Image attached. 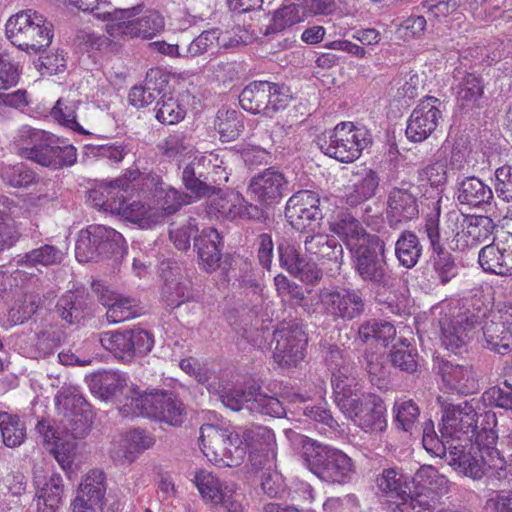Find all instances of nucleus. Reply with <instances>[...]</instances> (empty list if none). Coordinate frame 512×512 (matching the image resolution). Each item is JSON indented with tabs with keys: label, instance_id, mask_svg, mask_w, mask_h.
I'll list each match as a JSON object with an SVG mask.
<instances>
[{
	"label": "nucleus",
	"instance_id": "obj_20",
	"mask_svg": "<svg viewBox=\"0 0 512 512\" xmlns=\"http://www.w3.org/2000/svg\"><path fill=\"white\" fill-rule=\"evenodd\" d=\"M159 272L164 280L161 300L167 307L177 308L192 298L183 269L177 261L171 259L163 260L159 265Z\"/></svg>",
	"mask_w": 512,
	"mask_h": 512
},
{
	"label": "nucleus",
	"instance_id": "obj_27",
	"mask_svg": "<svg viewBox=\"0 0 512 512\" xmlns=\"http://www.w3.org/2000/svg\"><path fill=\"white\" fill-rule=\"evenodd\" d=\"M494 229L495 224L489 216L462 217L461 230L455 235L457 248H473L487 242L491 238Z\"/></svg>",
	"mask_w": 512,
	"mask_h": 512
},
{
	"label": "nucleus",
	"instance_id": "obj_26",
	"mask_svg": "<svg viewBox=\"0 0 512 512\" xmlns=\"http://www.w3.org/2000/svg\"><path fill=\"white\" fill-rule=\"evenodd\" d=\"M102 470H91L80 485L78 496L72 503L73 512H95L101 507L106 485Z\"/></svg>",
	"mask_w": 512,
	"mask_h": 512
},
{
	"label": "nucleus",
	"instance_id": "obj_15",
	"mask_svg": "<svg viewBox=\"0 0 512 512\" xmlns=\"http://www.w3.org/2000/svg\"><path fill=\"white\" fill-rule=\"evenodd\" d=\"M273 358L281 367H296L305 357L307 336L296 322H284L273 333Z\"/></svg>",
	"mask_w": 512,
	"mask_h": 512
},
{
	"label": "nucleus",
	"instance_id": "obj_11",
	"mask_svg": "<svg viewBox=\"0 0 512 512\" xmlns=\"http://www.w3.org/2000/svg\"><path fill=\"white\" fill-rule=\"evenodd\" d=\"M324 360L331 371V384L336 405L357 396L361 388L357 382V367L348 352L336 345L324 347Z\"/></svg>",
	"mask_w": 512,
	"mask_h": 512
},
{
	"label": "nucleus",
	"instance_id": "obj_1",
	"mask_svg": "<svg viewBox=\"0 0 512 512\" xmlns=\"http://www.w3.org/2000/svg\"><path fill=\"white\" fill-rule=\"evenodd\" d=\"M498 435L493 427H482L475 442L451 441L443 443L445 457L451 466L474 480L481 479L487 469L502 470L506 465L504 457L495 447Z\"/></svg>",
	"mask_w": 512,
	"mask_h": 512
},
{
	"label": "nucleus",
	"instance_id": "obj_44",
	"mask_svg": "<svg viewBox=\"0 0 512 512\" xmlns=\"http://www.w3.org/2000/svg\"><path fill=\"white\" fill-rule=\"evenodd\" d=\"M380 184L379 174L372 169H363L357 173L356 179L346 196L349 205L355 206L374 197Z\"/></svg>",
	"mask_w": 512,
	"mask_h": 512
},
{
	"label": "nucleus",
	"instance_id": "obj_39",
	"mask_svg": "<svg viewBox=\"0 0 512 512\" xmlns=\"http://www.w3.org/2000/svg\"><path fill=\"white\" fill-rule=\"evenodd\" d=\"M456 199L461 205L480 208L490 204L493 192L480 178L469 176L457 182Z\"/></svg>",
	"mask_w": 512,
	"mask_h": 512
},
{
	"label": "nucleus",
	"instance_id": "obj_36",
	"mask_svg": "<svg viewBox=\"0 0 512 512\" xmlns=\"http://www.w3.org/2000/svg\"><path fill=\"white\" fill-rule=\"evenodd\" d=\"M135 184L128 182V178H119L109 183L101 184L99 187L89 191V199L95 206L103 211L113 214L121 195L130 194Z\"/></svg>",
	"mask_w": 512,
	"mask_h": 512
},
{
	"label": "nucleus",
	"instance_id": "obj_51",
	"mask_svg": "<svg viewBox=\"0 0 512 512\" xmlns=\"http://www.w3.org/2000/svg\"><path fill=\"white\" fill-rule=\"evenodd\" d=\"M55 405L64 418L90 413V405L76 389L58 391L55 396Z\"/></svg>",
	"mask_w": 512,
	"mask_h": 512
},
{
	"label": "nucleus",
	"instance_id": "obj_42",
	"mask_svg": "<svg viewBox=\"0 0 512 512\" xmlns=\"http://www.w3.org/2000/svg\"><path fill=\"white\" fill-rule=\"evenodd\" d=\"M155 443L154 437L142 429H134L127 433L123 449H114L111 457L119 464L132 463L137 454L151 448Z\"/></svg>",
	"mask_w": 512,
	"mask_h": 512
},
{
	"label": "nucleus",
	"instance_id": "obj_47",
	"mask_svg": "<svg viewBox=\"0 0 512 512\" xmlns=\"http://www.w3.org/2000/svg\"><path fill=\"white\" fill-rule=\"evenodd\" d=\"M55 311L68 325L79 324L89 314L84 298L73 292H67L58 300Z\"/></svg>",
	"mask_w": 512,
	"mask_h": 512
},
{
	"label": "nucleus",
	"instance_id": "obj_60",
	"mask_svg": "<svg viewBox=\"0 0 512 512\" xmlns=\"http://www.w3.org/2000/svg\"><path fill=\"white\" fill-rule=\"evenodd\" d=\"M0 178L9 187L27 188L36 182V173L24 163H17L2 166Z\"/></svg>",
	"mask_w": 512,
	"mask_h": 512
},
{
	"label": "nucleus",
	"instance_id": "obj_7",
	"mask_svg": "<svg viewBox=\"0 0 512 512\" xmlns=\"http://www.w3.org/2000/svg\"><path fill=\"white\" fill-rule=\"evenodd\" d=\"M5 27L10 42L28 54H37L49 47L54 36L52 23L32 9L12 15Z\"/></svg>",
	"mask_w": 512,
	"mask_h": 512
},
{
	"label": "nucleus",
	"instance_id": "obj_46",
	"mask_svg": "<svg viewBox=\"0 0 512 512\" xmlns=\"http://www.w3.org/2000/svg\"><path fill=\"white\" fill-rule=\"evenodd\" d=\"M214 128L223 142L234 141L244 130L243 114L235 109L222 107L215 116Z\"/></svg>",
	"mask_w": 512,
	"mask_h": 512
},
{
	"label": "nucleus",
	"instance_id": "obj_35",
	"mask_svg": "<svg viewBox=\"0 0 512 512\" xmlns=\"http://www.w3.org/2000/svg\"><path fill=\"white\" fill-rule=\"evenodd\" d=\"M329 227L349 246L350 250L355 243L363 242L367 236H376L367 233L360 221L346 209H341L332 216Z\"/></svg>",
	"mask_w": 512,
	"mask_h": 512
},
{
	"label": "nucleus",
	"instance_id": "obj_10",
	"mask_svg": "<svg viewBox=\"0 0 512 512\" xmlns=\"http://www.w3.org/2000/svg\"><path fill=\"white\" fill-rule=\"evenodd\" d=\"M290 102L288 89L269 81H253L239 95L241 107L252 113L272 117Z\"/></svg>",
	"mask_w": 512,
	"mask_h": 512
},
{
	"label": "nucleus",
	"instance_id": "obj_62",
	"mask_svg": "<svg viewBox=\"0 0 512 512\" xmlns=\"http://www.w3.org/2000/svg\"><path fill=\"white\" fill-rule=\"evenodd\" d=\"M362 365L365 368L372 385L383 389L388 384V370L385 357L374 351H365Z\"/></svg>",
	"mask_w": 512,
	"mask_h": 512
},
{
	"label": "nucleus",
	"instance_id": "obj_29",
	"mask_svg": "<svg viewBox=\"0 0 512 512\" xmlns=\"http://www.w3.org/2000/svg\"><path fill=\"white\" fill-rule=\"evenodd\" d=\"M442 381L447 390L468 395L478 390V380L469 365L443 362L440 367Z\"/></svg>",
	"mask_w": 512,
	"mask_h": 512
},
{
	"label": "nucleus",
	"instance_id": "obj_32",
	"mask_svg": "<svg viewBox=\"0 0 512 512\" xmlns=\"http://www.w3.org/2000/svg\"><path fill=\"white\" fill-rule=\"evenodd\" d=\"M279 262L282 268L294 276H299L309 283L317 282L322 278V272L315 263H310L300 256L298 250L291 244L278 245Z\"/></svg>",
	"mask_w": 512,
	"mask_h": 512
},
{
	"label": "nucleus",
	"instance_id": "obj_18",
	"mask_svg": "<svg viewBox=\"0 0 512 512\" xmlns=\"http://www.w3.org/2000/svg\"><path fill=\"white\" fill-rule=\"evenodd\" d=\"M440 106L441 101L432 96L418 103L407 121L405 133L410 141L422 142L436 130L442 118Z\"/></svg>",
	"mask_w": 512,
	"mask_h": 512
},
{
	"label": "nucleus",
	"instance_id": "obj_9",
	"mask_svg": "<svg viewBox=\"0 0 512 512\" xmlns=\"http://www.w3.org/2000/svg\"><path fill=\"white\" fill-rule=\"evenodd\" d=\"M199 439L202 452L216 465L235 467L245 458V447L241 442L239 429L204 424L200 428Z\"/></svg>",
	"mask_w": 512,
	"mask_h": 512
},
{
	"label": "nucleus",
	"instance_id": "obj_2",
	"mask_svg": "<svg viewBox=\"0 0 512 512\" xmlns=\"http://www.w3.org/2000/svg\"><path fill=\"white\" fill-rule=\"evenodd\" d=\"M439 431L440 436L436 433L432 420L424 422L422 428L423 447L434 455L445 453L443 443L476 439L481 430H478V414L473 405L468 401L458 404H443Z\"/></svg>",
	"mask_w": 512,
	"mask_h": 512
},
{
	"label": "nucleus",
	"instance_id": "obj_45",
	"mask_svg": "<svg viewBox=\"0 0 512 512\" xmlns=\"http://www.w3.org/2000/svg\"><path fill=\"white\" fill-rule=\"evenodd\" d=\"M423 247L418 236L409 230L400 233L395 242V256L399 264L411 269L415 267L422 256Z\"/></svg>",
	"mask_w": 512,
	"mask_h": 512
},
{
	"label": "nucleus",
	"instance_id": "obj_24",
	"mask_svg": "<svg viewBox=\"0 0 512 512\" xmlns=\"http://www.w3.org/2000/svg\"><path fill=\"white\" fill-rule=\"evenodd\" d=\"M99 302L107 309L106 318L109 323H120L140 315L138 301L135 298L124 296L101 283H94Z\"/></svg>",
	"mask_w": 512,
	"mask_h": 512
},
{
	"label": "nucleus",
	"instance_id": "obj_54",
	"mask_svg": "<svg viewBox=\"0 0 512 512\" xmlns=\"http://www.w3.org/2000/svg\"><path fill=\"white\" fill-rule=\"evenodd\" d=\"M418 358L416 348L406 344V340L401 344L394 345L388 355L389 362L394 368L408 374H413L418 370Z\"/></svg>",
	"mask_w": 512,
	"mask_h": 512
},
{
	"label": "nucleus",
	"instance_id": "obj_37",
	"mask_svg": "<svg viewBox=\"0 0 512 512\" xmlns=\"http://www.w3.org/2000/svg\"><path fill=\"white\" fill-rule=\"evenodd\" d=\"M127 194L121 195L113 214L138 225L141 229H149L161 221V215L153 208L140 201L127 202Z\"/></svg>",
	"mask_w": 512,
	"mask_h": 512
},
{
	"label": "nucleus",
	"instance_id": "obj_23",
	"mask_svg": "<svg viewBox=\"0 0 512 512\" xmlns=\"http://www.w3.org/2000/svg\"><path fill=\"white\" fill-rule=\"evenodd\" d=\"M478 317L469 311L459 312L450 318L440 321L443 345L453 352H460L472 337Z\"/></svg>",
	"mask_w": 512,
	"mask_h": 512
},
{
	"label": "nucleus",
	"instance_id": "obj_19",
	"mask_svg": "<svg viewBox=\"0 0 512 512\" xmlns=\"http://www.w3.org/2000/svg\"><path fill=\"white\" fill-rule=\"evenodd\" d=\"M487 347L499 354L512 349V303H504L492 312L483 326Z\"/></svg>",
	"mask_w": 512,
	"mask_h": 512
},
{
	"label": "nucleus",
	"instance_id": "obj_4",
	"mask_svg": "<svg viewBox=\"0 0 512 512\" xmlns=\"http://www.w3.org/2000/svg\"><path fill=\"white\" fill-rule=\"evenodd\" d=\"M15 144L22 158L52 170L70 167L77 161L73 145L62 144L55 135L30 126L19 129Z\"/></svg>",
	"mask_w": 512,
	"mask_h": 512
},
{
	"label": "nucleus",
	"instance_id": "obj_40",
	"mask_svg": "<svg viewBox=\"0 0 512 512\" xmlns=\"http://www.w3.org/2000/svg\"><path fill=\"white\" fill-rule=\"evenodd\" d=\"M237 201H230L227 199H216L211 203V207L215 208L217 212L228 220H235L237 218L246 220H262L265 218L263 208L258 205L249 203L239 195L236 196Z\"/></svg>",
	"mask_w": 512,
	"mask_h": 512
},
{
	"label": "nucleus",
	"instance_id": "obj_8",
	"mask_svg": "<svg viewBox=\"0 0 512 512\" xmlns=\"http://www.w3.org/2000/svg\"><path fill=\"white\" fill-rule=\"evenodd\" d=\"M371 143L370 132L364 127L354 126L351 122H342L317 137L320 150L342 163L357 160Z\"/></svg>",
	"mask_w": 512,
	"mask_h": 512
},
{
	"label": "nucleus",
	"instance_id": "obj_61",
	"mask_svg": "<svg viewBox=\"0 0 512 512\" xmlns=\"http://www.w3.org/2000/svg\"><path fill=\"white\" fill-rule=\"evenodd\" d=\"M396 427L413 434L417 430L420 409L413 400L395 402L393 406Z\"/></svg>",
	"mask_w": 512,
	"mask_h": 512
},
{
	"label": "nucleus",
	"instance_id": "obj_55",
	"mask_svg": "<svg viewBox=\"0 0 512 512\" xmlns=\"http://www.w3.org/2000/svg\"><path fill=\"white\" fill-rule=\"evenodd\" d=\"M0 431L3 443L9 448L20 446L26 437V426L17 415L0 412Z\"/></svg>",
	"mask_w": 512,
	"mask_h": 512
},
{
	"label": "nucleus",
	"instance_id": "obj_64",
	"mask_svg": "<svg viewBox=\"0 0 512 512\" xmlns=\"http://www.w3.org/2000/svg\"><path fill=\"white\" fill-rule=\"evenodd\" d=\"M484 93L482 78L474 73L466 74L457 92V101L462 108L475 105Z\"/></svg>",
	"mask_w": 512,
	"mask_h": 512
},
{
	"label": "nucleus",
	"instance_id": "obj_30",
	"mask_svg": "<svg viewBox=\"0 0 512 512\" xmlns=\"http://www.w3.org/2000/svg\"><path fill=\"white\" fill-rule=\"evenodd\" d=\"M42 473L43 470L40 468L34 470L36 486L42 485L36 500L37 512H58L64 490L63 479L60 474L52 473L49 480L43 482L45 477Z\"/></svg>",
	"mask_w": 512,
	"mask_h": 512
},
{
	"label": "nucleus",
	"instance_id": "obj_56",
	"mask_svg": "<svg viewBox=\"0 0 512 512\" xmlns=\"http://www.w3.org/2000/svg\"><path fill=\"white\" fill-rule=\"evenodd\" d=\"M97 245L102 257L118 255L124 252L126 242L121 233L104 225H94Z\"/></svg>",
	"mask_w": 512,
	"mask_h": 512
},
{
	"label": "nucleus",
	"instance_id": "obj_48",
	"mask_svg": "<svg viewBox=\"0 0 512 512\" xmlns=\"http://www.w3.org/2000/svg\"><path fill=\"white\" fill-rule=\"evenodd\" d=\"M304 19L305 9H302L301 3H285L274 12L271 23L265 30V35L281 32Z\"/></svg>",
	"mask_w": 512,
	"mask_h": 512
},
{
	"label": "nucleus",
	"instance_id": "obj_13",
	"mask_svg": "<svg viewBox=\"0 0 512 512\" xmlns=\"http://www.w3.org/2000/svg\"><path fill=\"white\" fill-rule=\"evenodd\" d=\"M322 313L332 320L352 321L360 318L366 309V301L359 289H322L319 292Z\"/></svg>",
	"mask_w": 512,
	"mask_h": 512
},
{
	"label": "nucleus",
	"instance_id": "obj_28",
	"mask_svg": "<svg viewBox=\"0 0 512 512\" xmlns=\"http://www.w3.org/2000/svg\"><path fill=\"white\" fill-rule=\"evenodd\" d=\"M304 248L310 260L333 262L339 269L343 262V247L333 237L322 233L306 236Z\"/></svg>",
	"mask_w": 512,
	"mask_h": 512
},
{
	"label": "nucleus",
	"instance_id": "obj_21",
	"mask_svg": "<svg viewBox=\"0 0 512 512\" xmlns=\"http://www.w3.org/2000/svg\"><path fill=\"white\" fill-rule=\"evenodd\" d=\"M416 190L411 182L402 181L392 188L387 200V218L391 227L406 223L417 217L419 213Z\"/></svg>",
	"mask_w": 512,
	"mask_h": 512
},
{
	"label": "nucleus",
	"instance_id": "obj_38",
	"mask_svg": "<svg viewBox=\"0 0 512 512\" xmlns=\"http://www.w3.org/2000/svg\"><path fill=\"white\" fill-rule=\"evenodd\" d=\"M254 388L255 385L244 388L216 380L207 385L209 393L217 396L227 408L233 411L246 409V404L250 403L254 395Z\"/></svg>",
	"mask_w": 512,
	"mask_h": 512
},
{
	"label": "nucleus",
	"instance_id": "obj_17",
	"mask_svg": "<svg viewBox=\"0 0 512 512\" xmlns=\"http://www.w3.org/2000/svg\"><path fill=\"white\" fill-rule=\"evenodd\" d=\"M241 442L245 447V455L249 451V461L254 471L266 464H272L275 458V435L265 426L238 428Z\"/></svg>",
	"mask_w": 512,
	"mask_h": 512
},
{
	"label": "nucleus",
	"instance_id": "obj_57",
	"mask_svg": "<svg viewBox=\"0 0 512 512\" xmlns=\"http://www.w3.org/2000/svg\"><path fill=\"white\" fill-rule=\"evenodd\" d=\"M64 253L53 245H43L33 249L24 255H18L16 262L18 265L34 267L37 265L49 266L62 261Z\"/></svg>",
	"mask_w": 512,
	"mask_h": 512
},
{
	"label": "nucleus",
	"instance_id": "obj_22",
	"mask_svg": "<svg viewBox=\"0 0 512 512\" xmlns=\"http://www.w3.org/2000/svg\"><path fill=\"white\" fill-rule=\"evenodd\" d=\"M286 186L287 180L283 173L270 167L251 179L248 193L261 205L271 206L280 201Z\"/></svg>",
	"mask_w": 512,
	"mask_h": 512
},
{
	"label": "nucleus",
	"instance_id": "obj_52",
	"mask_svg": "<svg viewBox=\"0 0 512 512\" xmlns=\"http://www.w3.org/2000/svg\"><path fill=\"white\" fill-rule=\"evenodd\" d=\"M395 503L398 512H432L437 504V498L418 487L414 492L410 488L404 497Z\"/></svg>",
	"mask_w": 512,
	"mask_h": 512
},
{
	"label": "nucleus",
	"instance_id": "obj_6",
	"mask_svg": "<svg viewBox=\"0 0 512 512\" xmlns=\"http://www.w3.org/2000/svg\"><path fill=\"white\" fill-rule=\"evenodd\" d=\"M353 267L359 278L370 283L378 292H392L396 278L389 269L386 243L378 235L367 236L351 247Z\"/></svg>",
	"mask_w": 512,
	"mask_h": 512
},
{
	"label": "nucleus",
	"instance_id": "obj_41",
	"mask_svg": "<svg viewBox=\"0 0 512 512\" xmlns=\"http://www.w3.org/2000/svg\"><path fill=\"white\" fill-rule=\"evenodd\" d=\"M377 489L385 496L399 501L412 487L410 477L401 468H384L375 479Z\"/></svg>",
	"mask_w": 512,
	"mask_h": 512
},
{
	"label": "nucleus",
	"instance_id": "obj_63",
	"mask_svg": "<svg viewBox=\"0 0 512 512\" xmlns=\"http://www.w3.org/2000/svg\"><path fill=\"white\" fill-rule=\"evenodd\" d=\"M157 204L167 215L176 213L182 206L193 203V196L165 185L155 193Z\"/></svg>",
	"mask_w": 512,
	"mask_h": 512
},
{
	"label": "nucleus",
	"instance_id": "obj_49",
	"mask_svg": "<svg viewBox=\"0 0 512 512\" xmlns=\"http://www.w3.org/2000/svg\"><path fill=\"white\" fill-rule=\"evenodd\" d=\"M17 205L8 197L0 195V252L12 247L18 240L15 222L12 218Z\"/></svg>",
	"mask_w": 512,
	"mask_h": 512
},
{
	"label": "nucleus",
	"instance_id": "obj_5",
	"mask_svg": "<svg viewBox=\"0 0 512 512\" xmlns=\"http://www.w3.org/2000/svg\"><path fill=\"white\" fill-rule=\"evenodd\" d=\"M119 411L124 417L144 416L176 427L186 416L183 403L172 392L155 390L142 393L133 387Z\"/></svg>",
	"mask_w": 512,
	"mask_h": 512
},
{
	"label": "nucleus",
	"instance_id": "obj_53",
	"mask_svg": "<svg viewBox=\"0 0 512 512\" xmlns=\"http://www.w3.org/2000/svg\"><path fill=\"white\" fill-rule=\"evenodd\" d=\"M246 410L252 414L267 415L281 418L285 416L286 410L281 401L265 393L260 392V387L255 386L254 395L249 404H246Z\"/></svg>",
	"mask_w": 512,
	"mask_h": 512
},
{
	"label": "nucleus",
	"instance_id": "obj_12",
	"mask_svg": "<svg viewBox=\"0 0 512 512\" xmlns=\"http://www.w3.org/2000/svg\"><path fill=\"white\" fill-rule=\"evenodd\" d=\"M338 408L365 432H382L387 427L386 407L383 400L373 393L359 392Z\"/></svg>",
	"mask_w": 512,
	"mask_h": 512
},
{
	"label": "nucleus",
	"instance_id": "obj_14",
	"mask_svg": "<svg viewBox=\"0 0 512 512\" xmlns=\"http://www.w3.org/2000/svg\"><path fill=\"white\" fill-rule=\"evenodd\" d=\"M99 342L102 347L116 358L130 361L136 356H144L154 345L151 333L142 328L117 330L100 334Z\"/></svg>",
	"mask_w": 512,
	"mask_h": 512
},
{
	"label": "nucleus",
	"instance_id": "obj_25",
	"mask_svg": "<svg viewBox=\"0 0 512 512\" xmlns=\"http://www.w3.org/2000/svg\"><path fill=\"white\" fill-rule=\"evenodd\" d=\"M478 262L485 272L512 275V235L506 241H493L478 253Z\"/></svg>",
	"mask_w": 512,
	"mask_h": 512
},
{
	"label": "nucleus",
	"instance_id": "obj_58",
	"mask_svg": "<svg viewBox=\"0 0 512 512\" xmlns=\"http://www.w3.org/2000/svg\"><path fill=\"white\" fill-rule=\"evenodd\" d=\"M416 480L422 491L438 496L448 493L449 480L432 466H423L416 473Z\"/></svg>",
	"mask_w": 512,
	"mask_h": 512
},
{
	"label": "nucleus",
	"instance_id": "obj_33",
	"mask_svg": "<svg viewBox=\"0 0 512 512\" xmlns=\"http://www.w3.org/2000/svg\"><path fill=\"white\" fill-rule=\"evenodd\" d=\"M140 9V6H135L125 10L105 9L103 13L97 14V18L111 22L107 26V32L113 38L121 36H127L130 38L141 37V28H138L137 18H134L139 13Z\"/></svg>",
	"mask_w": 512,
	"mask_h": 512
},
{
	"label": "nucleus",
	"instance_id": "obj_16",
	"mask_svg": "<svg viewBox=\"0 0 512 512\" xmlns=\"http://www.w3.org/2000/svg\"><path fill=\"white\" fill-rule=\"evenodd\" d=\"M320 205L319 193L300 190L288 199L285 217L294 229L314 232L316 228L320 227L323 218Z\"/></svg>",
	"mask_w": 512,
	"mask_h": 512
},
{
	"label": "nucleus",
	"instance_id": "obj_50",
	"mask_svg": "<svg viewBox=\"0 0 512 512\" xmlns=\"http://www.w3.org/2000/svg\"><path fill=\"white\" fill-rule=\"evenodd\" d=\"M430 263L433 277L437 283L445 286L455 279L459 274V268L454 256L447 250L431 253Z\"/></svg>",
	"mask_w": 512,
	"mask_h": 512
},
{
	"label": "nucleus",
	"instance_id": "obj_34",
	"mask_svg": "<svg viewBox=\"0 0 512 512\" xmlns=\"http://www.w3.org/2000/svg\"><path fill=\"white\" fill-rule=\"evenodd\" d=\"M182 182L185 188L193 196V202L201 198L210 197L217 193L218 189L211 184L205 172V161L195 158L188 163L182 172Z\"/></svg>",
	"mask_w": 512,
	"mask_h": 512
},
{
	"label": "nucleus",
	"instance_id": "obj_43",
	"mask_svg": "<svg viewBox=\"0 0 512 512\" xmlns=\"http://www.w3.org/2000/svg\"><path fill=\"white\" fill-rule=\"evenodd\" d=\"M87 382L93 394L102 400H109L126 386L127 378L116 371H102L87 377Z\"/></svg>",
	"mask_w": 512,
	"mask_h": 512
},
{
	"label": "nucleus",
	"instance_id": "obj_3",
	"mask_svg": "<svg viewBox=\"0 0 512 512\" xmlns=\"http://www.w3.org/2000/svg\"><path fill=\"white\" fill-rule=\"evenodd\" d=\"M286 434L294 447L300 449L309 470L319 479L341 485L351 481L354 463L346 453L292 430Z\"/></svg>",
	"mask_w": 512,
	"mask_h": 512
},
{
	"label": "nucleus",
	"instance_id": "obj_31",
	"mask_svg": "<svg viewBox=\"0 0 512 512\" xmlns=\"http://www.w3.org/2000/svg\"><path fill=\"white\" fill-rule=\"evenodd\" d=\"M223 240L218 231L205 228L195 236V246L200 265L206 272H214L219 267L222 257Z\"/></svg>",
	"mask_w": 512,
	"mask_h": 512
},
{
	"label": "nucleus",
	"instance_id": "obj_59",
	"mask_svg": "<svg viewBox=\"0 0 512 512\" xmlns=\"http://www.w3.org/2000/svg\"><path fill=\"white\" fill-rule=\"evenodd\" d=\"M80 104V100L60 98L52 108L51 116L61 125L79 134H87L88 132L76 120V111Z\"/></svg>",
	"mask_w": 512,
	"mask_h": 512
}]
</instances>
